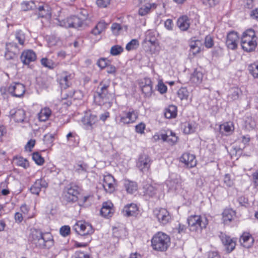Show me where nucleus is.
Returning <instances> with one entry per match:
<instances>
[{"instance_id":"37998d69","label":"nucleus","mask_w":258,"mask_h":258,"mask_svg":"<svg viewBox=\"0 0 258 258\" xmlns=\"http://www.w3.org/2000/svg\"><path fill=\"white\" fill-rule=\"evenodd\" d=\"M196 131L195 124L192 122H186L184 125L183 132L186 134H189Z\"/></svg>"},{"instance_id":"ea45409f","label":"nucleus","mask_w":258,"mask_h":258,"mask_svg":"<svg viewBox=\"0 0 258 258\" xmlns=\"http://www.w3.org/2000/svg\"><path fill=\"white\" fill-rule=\"evenodd\" d=\"M157 188L156 186L151 184H147L144 186V192L149 197L154 196L157 192Z\"/></svg>"},{"instance_id":"603ef678","label":"nucleus","mask_w":258,"mask_h":258,"mask_svg":"<svg viewBox=\"0 0 258 258\" xmlns=\"http://www.w3.org/2000/svg\"><path fill=\"white\" fill-rule=\"evenodd\" d=\"M110 62V60L106 58H100L98 60L97 64L101 69H103L106 68Z\"/></svg>"},{"instance_id":"a211bd4d","label":"nucleus","mask_w":258,"mask_h":258,"mask_svg":"<svg viewBox=\"0 0 258 258\" xmlns=\"http://www.w3.org/2000/svg\"><path fill=\"white\" fill-rule=\"evenodd\" d=\"M8 92L13 96L17 97L22 96L25 92V86L20 83H13L8 88Z\"/></svg>"},{"instance_id":"0e129e2a","label":"nucleus","mask_w":258,"mask_h":258,"mask_svg":"<svg viewBox=\"0 0 258 258\" xmlns=\"http://www.w3.org/2000/svg\"><path fill=\"white\" fill-rule=\"evenodd\" d=\"M111 29L112 32L114 34L117 35L118 34L119 31L121 29V27L120 24L118 23H113L111 27Z\"/></svg>"},{"instance_id":"864d4df0","label":"nucleus","mask_w":258,"mask_h":258,"mask_svg":"<svg viewBox=\"0 0 258 258\" xmlns=\"http://www.w3.org/2000/svg\"><path fill=\"white\" fill-rule=\"evenodd\" d=\"M178 96L181 100L187 99L188 97V92L185 88L180 89L178 91Z\"/></svg>"},{"instance_id":"9b49d317","label":"nucleus","mask_w":258,"mask_h":258,"mask_svg":"<svg viewBox=\"0 0 258 258\" xmlns=\"http://www.w3.org/2000/svg\"><path fill=\"white\" fill-rule=\"evenodd\" d=\"M79 187L75 184H70L64 192L63 199L67 202H75L78 200Z\"/></svg>"},{"instance_id":"393cba45","label":"nucleus","mask_w":258,"mask_h":258,"mask_svg":"<svg viewBox=\"0 0 258 258\" xmlns=\"http://www.w3.org/2000/svg\"><path fill=\"white\" fill-rule=\"evenodd\" d=\"M240 242L243 247L248 248L252 245L254 239L250 233L244 232L240 237Z\"/></svg>"},{"instance_id":"09e8293b","label":"nucleus","mask_w":258,"mask_h":258,"mask_svg":"<svg viewBox=\"0 0 258 258\" xmlns=\"http://www.w3.org/2000/svg\"><path fill=\"white\" fill-rule=\"evenodd\" d=\"M32 159L38 165H41L44 162L43 158L38 152H35L32 154Z\"/></svg>"},{"instance_id":"c85d7f7f","label":"nucleus","mask_w":258,"mask_h":258,"mask_svg":"<svg viewBox=\"0 0 258 258\" xmlns=\"http://www.w3.org/2000/svg\"><path fill=\"white\" fill-rule=\"evenodd\" d=\"M112 204L111 202H105L103 204L100 210V214L104 217H108L111 216L113 210Z\"/></svg>"},{"instance_id":"dca6fc26","label":"nucleus","mask_w":258,"mask_h":258,"mask_svg":"<svg viewBox=\"0 0 258 258\" xmlns=\"http://www.w3.org/2000/svg\"><path fill=\"white\" fill-rule=\"evenodd\" d=\"M219 237L227 252L229 253L234 249L236 245V240L234 238L224 233H221Z\"/></svg>"},{"instance_id":"052dcab7","label":"nucleus","mask_w":258,"mask_h":258,"mask_svg":"<svg viewBox=\"0 0 258 258\" xmlns=\"http://www.w3.org/2000/svg\"><path fill=\"white\" fill-rule=\"evenodd\" d=\"M54 137L53 134L48 133L44 136L43 141L46 144L50 145L53 141Z\"/></svg>"},{"instance_id":"7c9ffc66","label":"nucleus","mask_w":258,"mask_h":258,"mask_svg":"<svg viewBox=\"0 0 258 258\" xmlns=\"http://www.w3.org/2000/svg\"><path fill=\"white\" fill-rule=\"evenodd\" d=\"M38 15L42 18H50L51 16V9L47 6H40L38 8Z\"/></svg>"},{"instance_id":"774afa93","label":"nucleus","mask_w":258,"mask_h":258,"mask_svg":"<svg viewBox=\"0 0 258 258\" xmlns=\"http://www.w3.org/2000/svg\"><path fill=\"white\" fill-rule=\"evenodd\" d=\"M173 26L174 24L171 19H167L164 22V26L168 30H172Z\"/></svg>"},{"instance_id":"c756f323","label":"nucleus","mask_w":258,"mask_h":258,"mask_svg":"<svg viewBox=\"0 0 258 258\" xmlns=\"http://www.w3.org/2000/svg\"><path fill=\"white\" fill-rule=\"evenodd\" d=\"M235 215V212L232 209H225L222 213V219L224 224H226L231 221Z\"/></svg>"},{"instance_id":"79ce46f5","label":"nucleus","mask_w":258,"mask_h":258,"mask_svg":"<svg viewBox=\"0 0 258 258\" xmlns=\"http://www.w3.org/2000/svg\"><path fill=\"white\" fill-rule=\"evenodd\" d=\"M201 42L199 40L191 42L190 44V51L193 55H196L200 52L201 49Z\"/></svg>"},{"instance_id":"13d9d810","label":"nucleus","mask_w":258,"mask_h":258,"mask_svg":"<svg viewBox=\"0 0 258 258\" xmlns=\"http://www.w3.org/2000/svg\"><path fill=\"white\" fill-rule=\"evenodd\" d=\"M205 46L207 48H211L214 45V41L212 37L210 35H207L205 38Z\"/></svg>"},{"instance_id":"f03ea898","label":"nucleus","mask_w":258,"mask_h":258,"mask_svg":"<svg viewBox=\"0 0 258 258\" xmlns=\"http://www.w3.org/2000/svg\"><path fill=\"white\" fill-rule=\"evenodd\" d=\"M108 85L101 83L94 95L95 102L99 105H105L107 108L111 106L114 100V94L108 92Z\"/></svg>"},{"instance_id":"473e14b6","label":"nucleus","mask_w":258,"mask_h":258,"mask_svg":"<svg viewBox=\"0 0 258 258\" xmlns=\"http://www.w3.org/2000/svg\"><path fill=\"white\" fill-rule=\"evenodd\" d=\"M51 114V110L48 107L42 108L38 114V117L40 121H45L49 118Z\"/></svg>"},{"instance_id":"2f4dec72","label":"nucleus","mask_w":258,"mask_h":258,"mask_svg":"<svg viewBox=\"0 0 258 258\" xmlns=\"http://www.w3.org/2000/svg\"><path fill=\"white\" fill-rule=\"evenodd\" d=\"M177 25L181 30L185 31L189 27V20L186 16L181 17L178 19Z\"/></svg>"},{"instance_id":"9d476101","label":"nucleus","mask_w":258,"mask_h":258,"mask_svg":"<svg viewBox=\"0 0 258 258\" xmlns=\"http://www.w3.org/2000/svg\"><path fill=\"white\" fill-rule=\"evenodd\" d=\"M73 229L81 235H89L93 233L92 226L85 221H78L73 226Z\"/></svg>"},{"instance_id":"39448f33","label":"nucleus","mask_w":258,"mask_h":258,"mask_svg":"<svg viewBox=\"0 0 258 258\" xmlns=\"http://www.w3.org/2000/svg\"><path fill=\"white\" fill-rule=\"evenodd\" d=\"M168 190L172 192L180 194L185 200L188 199L187 193L181 188L180 179L176 174H171L166 181Z\"/></svg>"},{"instance_id":"a18cd8bd","label":"nucleus","mask_w":258,"mask_h":258,"mask_svg":"<svg viewBox=\"0 0 258 258\" xmlns=\"http://www.w3.org/2000/svg\"><path fill=\"white\" fill-rule=\"evenodd\" d=\"M22 9L23 11H26L32 10L35 7L33 2L30 1H24L21 4Z\"/></svg>"},{"instance_id":"20e7f679","label":"nucleus","mask_w":258,"mask_h":258,"mask_svg":"<svg viewBox=\"0 0 258 258\" xmlns=\"http://www.w3.org/2000/svg\"><path fill=\"white\" fill-rule=\"evenodd\" d=\"M151 242L154 249L164 251L167 249L170 245V239L167 234L158 232L153 237Z\"/></svg>"},{"instance_id":"6e6d98bb","label":"nucleus","mask_w":258,"mask_h":258,"mask_svg":"<svg viewBox=\"0 0 258 258\" xmlns=\"http://www.w3.org/2000/svg\"><path fill=\"white\" fill-rule=\"evenodd\" d=\"M145 40L150 42L152 44H154L156 38L153 33L150 31H148L146 33V38Z\"/></svg>"},{"instance_id":"0eeeda50","label":"nucleus","mask_w":258,"mask_h":258,"mask_svg":"<svg viewBox=\"0 0 258 258\" xmlns=\"http://www.w3.org/2000/svg\"><path fill=\"white\" fill-rule=\"evenodd\" d=\"M191 231H198L205 228L208 224L206 217L201 215H191L187 219Z\"/></svg>"},{"instance_id":"e2e57ef3","label":"nucleus","mask_w":258,"mask_h":258,"mask_svg":"<svg viewBox=\"0 0 258 258\" xmlns=\"http://www.w3.org/2000/svg\"><path fill=\"white\" fill-rule=\"evenodd\" d=\"M74 258H90V256L84 252L78 251H76L74 255Z\"/></svg>"},{"instance_id":"1a4fd4ad","label":"nucleus","mask_w":258,"mask_h":258,"mask_svg":"<svg viewBox=\"0 0 258 258\" xmlns=\"http://www.w3.org/2000/svg\"><path fill=\"white\" fill-rule=\"evenodd\" d=\"M154 216L161 225H165L171 220L169 212L164 208H156L153 211Z\"/></svg>"},{"instance_id":"2eb2a0df","label":"nucleus","mask_w":258,"mask_h":258,"mask_svg":"<svg viewBox=\"0 0 258 258\" xmlns=\"http://www.w3.org/2000/svg\"><path fill=\"white\" fill-rule=\"evenodd\" d=\"M19 51L18 45L14 42H9L6 44L5 57L7 60L14 59Z\"/></svg>"},{"instance_id":"4c0bfd02","label":"nucleus","mask_w":258,"mask_h":258,"mask_svg":"<svg viewBox=\"0 0 258 258\" xmlns=\"http://www.w3.org/2000/svg\"><path fill=\"white\" fill-rule=\"evenodd\" d=\"M124 185L126 190L129 194L134 193L138 189L137 183L133 181L125 180Z\"/></svg>"},{"instance_id":"e433bc0d","label":"nucleus","mask_w":258,"mask_h":258,"mask_svg":"<svg viewBox=\"0 0 258 258\" xmlns=\"http://www.w3.org/2000/svg\"><path fill=\"white\" fill-rule=\"evenodd\" d=\"M156 5L153 4H146L145 5L141 7L139 10V14L140 16H144L150 13L152 8L155 9Z\"/></svg>"},{"instance_id":"f257e3e1","label":"nucleus","mask_w":258,"mask_h":258,"mask_svg":"<svg viewBox=\"0 0 258 258\" xmlns=\"http://www.w3.org/2000/svg\"><path fill=\"white\" fill-rule=\"evenodd\" d=\"M29 239L33 243L40 248H50L53 245V239L50 233H42L39 229H32Z\"/></svg>"},{"instance_id":"de8ad7c7","label":"nucleus","mask_w":258,"mask_h":258,"mask_svg":"<svg viewBox=\"0 0 258 258\" xmlns=\"http://www.w3.org/2000/svg\"><path fill=\"white\" fill-rule=\"evenodd\" d=\"M248 70L253 78H258V64L253 63L249 65Z\"/></svg>"},{"instance_id":"a19ab883","label":"nucleus","mask_w":258,"mask_h":258,"mask_svg":"<svg viewBox=\"0 0 258 258\" xmlns=\"http://www.w3.org/2000/svg\"><path fill=\"white\" fill-rule=\"evenodd\" d=\"M222 133L225 132V135H230L234 130V127L231 122H225L220 125Z\"/></svg>"},{"instance_id":"cd10ccee","label":"nucleus","mask_w":258,"mask_h":258,"mask_svg":"<svg viewBox=\"0 0 258 258\" xmlns=\"http://www.w3.org/2000/svg\"><path fill=\"white\" fill-rule=\"evenodd\" d=\"M203 78V74L200 69H196L190 76L191 82L196 84L198 85L201 83Z\"/></svg>"},{"instance_id":"338daca9","label":"nucleus","mask_w":258,"mask_h":258,"mask_svg":"<svg viewBox=\"0 0 258 258\" xmlns=\"http://www.w3.org/2000/svg\"><path fill=\"white\" fill-rule=\"evenodd\" d=\"M35 144V140L31 139L29 141L25 146V149L26 151H31L32 148L34 147Z\"/></svg>"},{"instance_id":"6e6552de","label":"nucleus","mask_w":258,"mask_h":258,"mask_svg":"<svg viewBox=\"0 0 258 258\" xmlns=\"http://www.w3.org/2000/svg\"><path fill=\"white\" fill-rule=\"evenodd\" d=\"M57 80L61 89H66L71 86L74 74L71 72L62 71L57 75Z\"/></svg>"},{"instance_id":"49530a36","label":"nucleus","mask_w":258,"mask_h":258,"mask_svg":"<svg viewBox=\"0 0 258 258\" xmlns=\"http://www.w3.org/2000/svg\"><path fill=\"white\" fill-rule=\"evenodd\" d=\"M139 45V41L137 39H132L126 45L125 48L127 50L130 51L138 48Z\"/></svg>"},{"instance_id":"4468645a","label":"nucleus","mask_w":258,"mask_h":258,"mask_svg":"<svg viewBox=\"0 0 258 258\" xmlns=\"http://www.w3.org/2000/svg\"><path fill=\"white\" fill-rule=\"evenodd\" d=\"M151 163L152 161L148 155H142L138 159L137 166L140 171L144 173L149 171Z\"/></svg>"},{"instance_id":"69168bd1","label":"nucleus","mask_w":258,"mask_h":258,"mask_svg":"<svg viewBox=\"0 0 258 258\" xmlns=\"http://www.w3.org/2000/svg\"><path fill=\"white\" fill-rule=\"evenodd\" d=\"M145 129V124L144 123L141 122L136 126V131L139 134L144 133Z\"/></svg>"},{"instance_id":"bf43d9fd","label":"nucleus","mask_w":258,"mask_h":258,"mask_svg":"<svg viewBox=\"0 0 258 258\" xmlns=\"http://www.w3.org/2000/svg\"><path fill=\"white\" fill-rule=\"evenodd\" d=\"M223 181L225 185L228 187H231L234 184L233 180L231 179V176L229 174H226L224 175Z\"/></svg>"},{"instance_id":"58836bf2","label":"nucleus","mask_w":258,"mask_h":258,"mask_svg":"<svg viewBox=\"0 0 258 258\" xmlns=\"http://www.w3.org/2000/svg\"><path fill=\"white\" fill-rule=\"evenodd\" d=\"M15 39L18 41L19 44L23 46L26 40L25 33L21 30L16 31L14 33Z\"/></svg>"},{"instance_id":"bb28decb","label":"nucleus","mask_w":258,"mask_h":258,"mask_svg":"<svg viewBox=\"0 0 258 258\" xmlns=\"http://www.w3.org/2000/svg\"><path fill=\"white\" fill-rule=\"evenodd\" d=\"M138 211L137 205L134 203H131L125 205L123 210L122 213L124 215L126 216H135Z\"/></svg>"},{"instance_id":"f8f14e48","label":"nucleus","mask_w":258,"mask_h":258,"mask_svg":"<svg viewBox=\"0 0 258 258\" xmlns=\"http://www.w3.org/2000/svg\"><path fill=\"white\" fill-rule=\"evenodd\" d=\"M48 186V182L45 177L36 179L34 184L29 188L32 194L39 195L41 190H45Z\"/></svg>"},{"instance_id":"72a5a7b5","label":"nucleus","mask_w":258,"mask_h":258,"mask_svg":"<svg viewBox=\"0 0 258 258\" xmlns=\"http://www.w3.org/2000/svg\"><path fill=\"white\" fill-rule=\"evenodd\" d=\"M107 24L104 21H101L97 23L95 28L92 30V33L98 35L101 33L106 28Z\"/></svg>"},{"instance_id":"6ab92c4d","label":"nucleus","mask_w":258,"mask_h":258,"mask_svg":"<svg viewBox=\"0 0 258 258\" xmlns=\"http://www.w3.org/2000/svg\"><path fill=\"white\" fill-rule=\"evenodd\" d=\"M83 22L78 17L72 16L61 22L60 25L66 28H79L82 26Z\"/></svg>"},{"instance_id":"aec40b11","label":"nucleus","mask_w":258,"mask_h":258,"mask_svg":"<svg viewBox=\"0 0 258 258\" xmlns=\"http://www.w3.org/2000/svg\"><path fill=\"white\" fill-rule=\"evenodd\" d=\"M180 162L184 164L187 168H192L197 164L195 156L189 153H184L180 158Z\"/></svg>"},{"instance_id":"f704fd0d","label":"nucleus","mask_w":258,"mask_h":258,"mask_svg":"<svg viewBox=\"0 0 258 258\" xmlns=\"http://www.w3.org/2000/svg\"><path fill=\"white\" fill-rule=\"evenodd\" d=\"M68 144L70 146H76L78 144V136L75 132H70L66 136Z\"/></svg>"},{"instance_id":"423d86ee","label":"nucleus","mask_w":258,"mask_h":258,"mask_svg":"<svg viewBox=\"0 0 258 258\" xmlns=\"http://www.w3.org/2000/svg\"><path fill=\"white\" fill-rule=\"evenodd\" d=\"M138 117V112L137 110L130 108L122 111L116 119L119 124H129L134 123Z\"/></svg>"},{"instance_id":"a878e982","label":"nucleus","mask_w":258,"mask_h":258,"mask_svg":"<svg viewBox=\"0 0 258 258\" xmlns=\"http://www.w3.org/2000/svg\"><path fill=\"white\" fill-rule=\"evenodd\" d=\"M162 137L163 142H166L170 145H174L178 140L175 134L169 130L165 132L164 135H162Z\"/></svg>"},{"instance_id":"b1692460","label":"nucleus","mask_w":258,"mask_h":258,"mask_svg":"<svg viewBox=\"0 0 258 258\" xmlns=\"http://www.w3.org/2000/svg\"><path fill=\"white\" fill-rule=\"evenodd\" d=\"M10 113L16 122H23L25 121L26 112L24 109L19 108L16 110H12Z\"/></svg>"},{"instance_id":"3c124183","label":"nucleus","mask_w":258,"mask_h":258,"mask_svg":"<svg viewBox=\"0 0 258 258\" xmlns=\"http://www.w3.org/2000/svg\"><path fill=\"white\" fill-rule=\"evenodd\" d=\"M75 170L79 173H85L88 169V166L84 163H79L75 167Z\"/></svg>"},{"instance_id":"4d7b16f0","label":"nucleus","mask_w":258,"mask_h":258,"mask_svg":"<svg viewBox=\"0 0 258 258\" xmlns=\"http://www.w3.org/2000/svg\"><path fill=\"white\" fill-rule=\"evenodd\" d=\"M157 90L161 93L164 94L166 92L167 88V86L163 83L161 80L158 81L157 86Z\"/></svg>"},{"instance_id":"f3484780","label":"nucleus","mask_w":258,"mask_h":258,"mask_svg":"<svg viewBox=\"0 0 258 258\" xmlns=\"http://www.w3.org/2000/svg\"><path fill=\"white\" fill-rule=\"evenodd\" d=\"M98 121L97 116L95 114L87 112L82 118V121L87 130L92 129Z\"/></svg>"},{"instance_id":"8fccbe9b","label":"nucleus","mask_w":258,"mask_h":258,"mask_svg":"<svg viewBox=\"0 0 258 258\" xmlns=\"http://www.w3.org/2000/svg\"><path fill=\"white\" fill-rule=\"evenodd\" d=\"M123 50V48L118 45H115L111 47L110 54L113 56L120 54Z\"/></svg>"},{"instance_id":"5fc2aeb1","label":"nucleus","mask_w":258,"mask_h":258,"mask_svg":"<svg viewBox=\"0 0 258 258\" xmlns=\"http://www.w3.org/2000/svg\"><path fill=\"white\" fill-rule=\"evenodd\" d=\"M239 90L238 88L232 89L230 93L228 94V98L231 100H236L239 97Z\"/></svg>"},{"instance_id":"5701e85b","label":"nucleus","mask_w":258,"mask_h":258,"mask_svg":"<svg viewBox=\"0 0 258 258\" xmlns=\"http://www.w3.org/2000/svg\"><path fill=\"white\" fill-rule=\"evenodd\" d=\"M142 92L146 97H150L152 93V81L149 78H145L140 83Z\"/></svg>"},{"instance_id":"7ed1b4c3","label":"nucleus","mask_w":258,"mask_h":258,"mask_svg":"<svg viewBox=\"0 0 258 258\" xmlns=\"http://www.w3.org/2000/svg\"><path fill=\"white\" fill-rule=\"evenodd\" d=\"M242 49L247 52L253 51L257 46V37L252 29H248L243 32L241 39Z\"/></svg>"},{"instance_id":"c03bdc74","label":"nucleus","mask_w":258,"mask_h":258,"mask_svg":"<svg viewBox=\"0 0 258 258\" xmlns=\"http://www.w3.org/2000/svg\"><path fill=\"white\" fill-rule=\"evenodd\" d=\"M41 64L49 69H54L56 64L51 59H48L46 58H43L41 60Z\"/></svg>"},{"instance_id":"412c9836","label":"nucleus","mask_w":258,"mask_h":258,"mask_svg":"<svg viewBox=\"0 0 258 258\" xmlns=\"http://www.w3.org/2000/svg\"><path fill=\"white\" fill-rule=\"evenodd\" d=\"M239 37L237 33L232 31L229 33L227 36L226 44L229 49L234 50L237 47Z\"/></svg>"},{"instance_id":"680f3d73","label":"nucleus","mask_w":258,"mask_h":258,"mask_svg":"<svg viewBox=\"0 0 258 258\" xmlns=\"http://www.w3.org/2000/svg\"><path fill=\"white\" fill-rule=\"evenodd\" d=\"M60 234L65 237L68 235L70 232V227L69 226H63L59 230Z\"/></svg>"},{"instance_id":"4be33fe9","label":"nucleus","mask_w":258,"mask_h":258,"mask_svg":"<svg viewBox=\"0 0 258 258\" xmlns=\"http://www.w3.org/2000/svg\"><path fill=\"white\" fill-rule=\"evenodd\" d=\"M36 59V54L31 49H26L23 51L21 55V60L25 64H29Z\"/></svg>"},{"instance_id":"c9c22d12","label":"nucleus","mask_w":258,"mask_h":258,"mask_svg":"<svg viewBox=\"0 0 258 258\" xmlns=\"http://www.w3.org/2000/svg\"><path fill=\"white\" fill-rule=\"evenodd\" d=\"M164 115L166 118L168 119L175 117L177 115L176 107L174 105H170L168 108L165 109Z\"/></svg>"},{"instance_id":"ddd939ff","label":"nucleus","mask_w":258,"mask_h":258,"mask_svg":"<svg viewBox=\"0 0 258 258\" xmlns=\"http://www.w3.org/2000/svg\"><path fill=\"white\" fill-rule=\"evenodd\" d=\"M103 187L104 190L108 193H112L115 189L116 183L115 179L110 174L103 175Z\"/></svg>"}]
</instances>
